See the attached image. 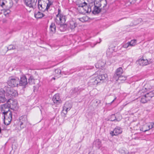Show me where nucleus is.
Wrapping results in <instances>:
<instances>
[{
    "label": "nucleus",
    "mask_w": 154,
    "mask_h": 154,
    "mask_svg": "<svg viewBox=\"0 0 154 154\" xmlns=\"http://www.w3.org/2000/svg\"><path fill=\"white\" fill-rule=\"evenodd\" d=\"M10 106L9 105L8 106V105L5 104L3 107L4 111L3 112V116H4V122L6 125H9L12 119V113L9 109Z\"/></svg>",
    "instance_id": "f257e3e1"
},
{
    "label": "nucleus",
    "mask_w": 154,
    "mask_h": 154,
    "mask_svg": "<svg viewBox=\"0 0 154 154\" xmlns=\"http://www.w3.org/2000/svg\"><path fill=\"white\" fill-rule=\"evenodd\" d=\"M102 5H103V9H104L107 5L106 0H94V6L93 7L92 13L95 14L99 13L101 9L100 7Z\"/></svg>",
    "instance_id": "f03ea898"
},
{
    "label": "nucleus",
    "mask_w": 154,
    "mask_h": 154,
    "mask_svg": "<svg viewBox=\"0 0 154 154\" xmlns=\"http://www.w3.org/2000/svg\"><path fill=\"white\" fill-rule=\"evenodd\" d=\"M86 0H77V5L81 10L80 12L83 14L88 13L91 11V8L87 6Z\"/></svg>",
    "instance_id": "7ed1b4c3"
},
{
    "label": "nucleus",
    "mask_w": 154,
    "mask_h": 154,
    "mask_svg": "<svg viewBox=\"0 0 154 154\" xmlns=\"http://www.w3.org/2000/svg\"><path fill=\"white\" fill-rule=\"evenodd\" d=\"M107 77L106 74L100 75L95 77H92L88 82V84L91 86L97 85L101 82H103Z\"/></svg>",
    "instance_id": "20e7f679"
},
{
    "label": "nucleus",
    "mask_w": 154,
    "mask_h": 154,
    "mask_svg": "<svg viewBox=\"0 0 154 154\" xmlns=\"http://www.w3.org/2000/svg\"><path fill=\"white\" fill-rule=\"evenodd\" d=\"M19 79L15 77L10 76L8 79L7 83L8 85L14 87L18 85Z\"/></svg>",
    "instance_id": "39448f33"
},
{
    "label": "nucleus",
    "mask_w": 154,
    "mask_h": 154,
    "mask_svg": "<svg viewBox=\"0 0 154 154\" xmlns=\"http://www.w3.org/2000/svg\"><path fill=\"white\" fill-rule=\"evenodd\" d=\"M66 16L63 15H59V14H57L55 21L58 24L63 25L66 22Z\"/></svg>",
    "instance_id": "423d86ee"
},
{
    "label": "nucleus",
    "mask_w": 154,
    "mask_h": 154,
    "mask_svg": "<svg viewBox=\"0 0 154 154\" xmlns=\"http://www.w3.org/2000/svg\"><path fill=\"white\" fill-rule=\"evenodd\" d=\"M154 127V122H149L145 124L140 128V130L145 132Z\"/></svg>",
    "instance_id": "0eeeda50"
},
{
    "label": "nucleus",
    "mask_w": 154,
    "mask_h": 154,
    "mask_svg": "<svg viewBox=\"0 0 154 154\" xmlns=\"http://www.w3.org/2000/svg\"><path fill=\"white\" fill-rule=\"evenodd\" d=\"M19 124L20 128H23L26 127L28 123V119L26 116H21L19 118Z\"/></svg>",
    "instance_id": "6e6552de"
},
{
    "label": "nucleus",
    "mask_w": 154,
    "mask_h": 154,
    "mask_svg": "<svg viewBox=\"0 0 154 154\" xmlns=\"http://www.w3.org/2000/svg\"><path fill=\"white\" fill-rule=\"evenodd\" d=\"M5 88L6 89V91L10 96L16 97L18 95L17 91L14 90L13 88L8 87H5Z\"/></svg>",
    "instance_id": "1a4fd4ad"
},
{
    "label": "nucleus",
    "mask_w": 154,
    "mask_h": 154,
    "mask_svg": "<svg viewBox=\"0 0 154 154\" xmlns=\"http://www.w3.org/2000/svg\"><path fill=\"white\" fill-rule=\"evenodd\" d=\"M78 23L76 20H72L69 21L67 24V26L69 29L73 31L77 27Z\"/></svg>",
    "instance_id": "9d476101"
},
{
    "label": "nucleus",
    "mask_w": 154,
    "mask_h": 154,
    "mask_svg": "<svg viewBox=\"0 0 154 154\" xmlns=\"http://www.w3.org/2000/svg\"><path fill=\"white\" fill-rule=\"evenodd\" d=\"M72 107V104L68 102H66L63 107L62 110L63 113L66 115L67 112Z\"/></svg>",
    "instance_id": "9b49d317"
},
{
    "label": "nucleus",
    "mask_w": 154,
    "mask_h": 154,
    "mask_svg": "<svg viewBox=\"0 0 154 154\" xmlns=\"http://www.w3.org/2000/svg\"><path fill=\"white\" fill-rule=\"evenodd\" d=\"M122 132V129L119 127H116L113 131L110 132V134L113 136H117L121 134Z\"/></svg>",
    "instance_id": "f8f14e48"
},
{
    "label": "nucleus",
    "mask_w": 154,
    "mask_h": 154,
    "mask_svg": "<svg viewBox=\"0 0 154 154\" xmlns=\"http://www.w3.org/2000/svg\"><path fill=\"white\" fill-rule=\"evenodd\" d=\"M5 91L3 88L0 89V103H4L6 100L5 96Z\"/></svg>",
    "instance_id": "ddd939ff"
},
{
    "label": "nucleus",
    "mask_w": 154,
    "mask_h": 154,
    "mask_svg": "<svg viewBox=\"0 0 154 154\" xmlns=\"http://www.w3.org/2000/svg\"><path fill=\"white\" fill-rule=\"evenodd\" d=\"M52 100L54 103L57 104L62 103V100L60 98L59 94H55L53 97Z\"/></svg>",
    "instance_id": "4468645a"
},
{
    "label": "nucleus",
    "mask_w": 154,
    "mask_h": 154,
    "mask_svg": "<svg viewBox=\"0 0 154 154\" xmlns=\"http://www.w3.org/2000/svg\"><path fill=\"white\" fill-rule=\"evenodd\" d=\"M46 5L47 3L45 2H43L40 3V2L38 1V8L39 10L42 11H44L46 10H47L46 7Z\"/></svg>",
    "instance_id": "2eb2a0df"
},
{
    "label": "nucleus",
    "mask_w": 154,
    "mask_h": 154,
    "mask_svg": "<svg viewBox=\"0 0 154 154\" xmlns=\"http://www.w3.org/2000/svg\"><path fill=\"white\" fill-rule=\"evenodd\" d=\"M27 80L26 77L25 76H23L20 78V81H19V85L20 86H25L27 84Z\"/></svg>",
    "instance_id": "dca6fc26"
},
{
    "label": "nucleus",
    "mask_w": 154,
    "mask_h": 154,
    "mask_svg": "<svg viewBox=\"0 0 154 154\" xmlns=\"http://www.w3.org/2000/svg\"><path fill=\"white\" fill-rule=\"evenodd\" d=\"M152 88V87L149 84H146L143 86V89L140 90L139 93L143 92L148 91Z\"/></svg>",
    "instance_id": "f3484780"
},
{
    "label": "nucleus",
    "mask_w": 154,
    "mask_h": 154,
    "mask_svg": "<svg viewBox=\"0 0 154 154\" xmlns=\"http://www.w3.org/2000/svg\"><path fill=\"white\" fill-rule=\"evenodd\" d=\"M138 63L141 66H146L148 64V60H144L142 58L138 60Z\"/></svg>",
    "instance_id": "a211bd4d"
},
{
    "label": "nucleus",
    "mask_w": 154,
    "mask_h": 154,
    "mask_svg": "<svg viewBox=\"0 0 154 154\" xmlns=\"http://www.w3.org/2000/svg\"><path fill=\"white\" fill-rule=\"evenodd\" d=\"M123 72V70L122 67H119L118 68L114 74V76H117L118 77L121 76Z\"/></svg>",
    "instance_id": "6ab92c4d"
},
{
    "label": "nucleus",
    "mask_w": 154,
    "mask_h": 154,
    "mask_svg": "<svg viewBox=\"0 0 154 154\" xmlns=\"http://www.w3.org/2000/svg\"><path fill=\"white\" fill-rule=\"evenodd\" d=\"M105 62L101 60H99L95 64V67L97 68H100L105 66Z\"/></svg>",
    "instance_id": "aec40b11"
},
{
    "label": "nucleus",
    "mask_w": 154,
    "mask_h": 154,
    "mask_svg": "<svg viewBox=\"0 0 154 154\" xmlns=\"http://www.w3.org/2000/svg\"><path fill=\"white\" fill-rule=\"evenodd\" d=\"M94 145L97 148L99 149L102 146L101 141L99 139H96L94 141Z\"/></svg>",
    "instance_id": "412c9836"
},
{
    "label": "nucleus",
    "mask_w": 154,
    "mask_h": 154,
    "mask_svg": "<svg viewBox=\"0 0 154 154\" xmlns=\"http://www.w3.org/2000/svg\"><path fill=\"white\" fill-rule=\"evenodd\" d=\"M50 31L52 33H54L56 31V26L54 23H52L50 26Z\"/></svg>",
    "instance_id": "4be33fe9"
},
{
    "label": "nucleus",
    "mask_w": 154,
    "mask_h": 154,
    "mask_svg": "<svg viewBox=\"0 0 154 154\" xmlns=\"http://www.w3.org/2000/svg\"><path fill=\"white\" fill-rule=\"evenodd\" d=\"M147 100H149L151 98L154 96V91H152L147 93L146 94Z\"/></svg>",
    "instance_id": "5701e85b"
},
{
    "label": "nucleus",
    "mask_w": 154,
    "mask_h": 154,
    "mask_svg": "<svg viewBox=\"0 0 154 154\" xmlns=\"http://www.w3.org/2000/svg\"><path fill=\"white\" fill-rule=\"evenodd\" d=\"M6 7L7 8H11L13 5V2L12 0H8V1H6Z\"/></svg>",
    "instance_id": "b1692460"
},
{
    "label": "nucleus",
    "mask_w": 154,
    "mask_h": 154,
    "mask_svg": "<svg viewBox=\"0 0 154 154\" xmlns=\"http://www.w3.org/2000/svg\"><path fill=\"white\" fill-rule=\"evenodd\" d=\"M34 15L36 18H41L43 17V14L39 11H38L37 13H35Z\"/></svg>",
    "instance_id": "393cba45"
},
{
    "label": "nucleus",
    "mask_w": 154,
    "mask_h": 154,
    "mask_svg": "<svg viewBox=\"0 0 154 154\" xmlns=\"http://www.w3.org/2000/svg\"><path fill=\"white\" fill-rule=\"evenodd\" d=\"M147 98L146 95L145 94L141 97L140 102L143 103H145L149 100H147Z\"/></svg>",
    "instance_id": "a878e982"
},
{
    "label": "nucleus",
    "mask_w": 154,
    "mask_h": 154,
    "mask_svg": "<svg viewBox=\"0 0 154 154\" xmlns=\"http://www.w3.org/2000/svg\"><path fill=\"white\" fill-rule=\"evenodd\" d=\"M113 51V50L112 48H109L108 49L106 52V54L107 56L109 57H112V52Z\"/></svg>",
    "instance_id": "bb28decb"
},
{
    "label": "nucleus",
    "mask_w": 154,
    "mask_h": 154,
    "mask_svg": "<svg viewBox=\"0 0 154 154\" xmlns=\"http://www.w3.org/2000/svg\"><path fill=\"white\" fill-rule=\"evenodd\" d=\"M61 71L60 69H57L55 70V74L54 75L56 76L59 77L60 75Z\"/></svg>",
    "instance_id": "cd10ccee"
},
{
    "label": "nucleus",
    "mask_w": 154,
    "mask_h": 154,
    "mask_svg": "<svg viewBox=\"0 0 154 154\" xmlns=\"http://www.w3.org/2000/svg\"><path fill=\"white\" fill-rule=\"evenodd\" d=\"M130 45L131 46H134L136 43V40L135 39L131 40V42H128Z\"/></svg>",
    "instance_id": "c85d7f7f"
},
{
    "label": "nucleus",
    "mask_w": 154,
    "mask_h": 154,
    "mask_svg": "<svg viewBox=\"0 0 154 154\" xmlns=\"http://www.w3.org/2000/svg\"><path fill=\"white\" fill-rule=\"evenodd\" d=\"M87 2V3H88L87 5H89V6H88L89 7H90V8H91V6H92L91 4H92L94 2V0H86V2Z\"/></svg>",
    "instance_id": "c756f323"
},
{
    "label": "nucleus",
    "mask_w": 154,
    "mask_h": 154,
    "mask_svg": "<svg viewBox=\"0 0 154 154\" xmlns=\"http://www.w3.org/2000/svg\"><path fill=\"white\" fill-rule=\"evenodd\" d=\"M48 3H47V5H46V8L47 9V10L52 5H53V2L51 1H48Z\"/></svg>",
    "instance_id": "7c9ffc66"
},
{
    "label": "nucleus",
    "mask_w": 154,
    "mask_h": 154,
    "mask_svg": "<svg viewBox=\"0 0 154 154\" xmlns=\"http://www.w3.org/2000/svg\"><path fill=\"white\" fill-rule=\"evenodd\" d=\"M7 49L8 50H13L15 49V47L13 45H9L8 47H7Z\"/></svg>",
    "instance_id": "2f4dec72"
},
{
    "label": "nucleus",
    "mask_w": 154,
    "mask_h": 154,
    "mask_svg": "<svg viewBox=\"0 0 154 154\" xmlns=\"http://www.w3.org/2000/svg\"><path fill=\"white\" fill-rule=\"evenodd\" d=\"M126 79V77L125 76H120L118 77V79L120 80H125Z\"/></svg>",
    "instance_id": "473e14b6"
},
{
    "label": "nucleus",
    "mask_w": 154,
    "mask_h": 154,
    "mask_svg": "<svg viewBox=\"0 0 154 154\" xmlns=\"http://www.w3.org/2000/svg\"><path fill=\"white\" fill-rule=\"evenodd\" d=\"M79 88H74L73 91L74 92L76 93L77 94L80 93V91H79Z\"/></svg>",
    "instance_id": "72a5a7b5"
},
{
    "label": "nucleus",
    "mask_w": 154,
    "mask_h": 154,
    "mask_svg": "<svg viewBox=\"0 0 154 154\" xmlns=\"http://www.w3.org/2000/svg\"><path fill=\"white\" fill-rule=\"evenodd\" d=\"M78 19L79 20L82 22H84L86 21L85 19V17H83L82 18H78Z\"/></svg>",
    "instance_id": "f704fd0d"
},
{
    "label": "nucleus",
    "mask_w": 154,
    "mask_h": 154,
    "mask_svg": "<svg viewBox=\"0 0 154 154\" xmlns=\"http://www.w3.org/2000/svg\"><path fill=\"white\" fill-rule=\"evenodd\" d=\"M130 46V44H129L128 42L127 43L124 44L123 46V47L124 48H127Z\"/></svg>",
    "instance_id": "c9c22d12"
},
{
    "label": "nucleus",
    "mask_w": 154,
    "mask_h": 154,
    "mask_svg": "<svg viewBox=\"0 0 154 154\" xmlns=\"http://www.w3.org/2000/svg\"><path fill=\"white\" fill-rule=\"evenodd\" d=\"M23 1L24 2L26 6H29V4H28L29 2V0H23Z\"/></svg>",
    "instance_id": "e433bc0d"
},
{
    "label": "nucleus",
    "mask_w": 154,
    "mask_h": 154,
    "mask_svg": "<svg viewBox=\"0 0 154 154\" xmlns=\"http://www.w3.org/2000/svg\"><path fill=\"white\" fill-rule=\"evenodd\" d=\"M61 12V11L60 9H58V14H59V15H62V14H60Z\"/></svg>",
    "instance_id": "4c0bfd02"
},
{
    "label": "nucleus",
    "mask_w": 154,
    "mask_h": 154,
    "mask_svg": "<svg viewBox=\"0 0 154 154\" xmlns=\"http://www.w3.org/2000/svg\"><path fill=\"white\" fill-rule=\"evenodd\" d=\"M84 88H79V91H80V93L83 90H84Z\"/></svg>",
    "instance_id": "58836bf2"
},
{
    "label": "nucleus",
    "mask_w": 154,
    "mask_h": 154,
    "mask_svg": "<svg viewBox=\"0 0 154 154\" xmlns=\"http://www.w3.org/2000/svg\"><path fill=\"white\" fill-rule=\"evenodd\" d=\"M96 103H101V101L100 100H98L96 101Z\"/></svg>",
    "instance_id": "ea45409f"
},
{
    "label": "nucleus",
    "mask_w": 154,
    "mask_h": 154,
    "mask_svg": "<svg viewBox=\"0 0 154 154\" xmlns=\"http://www.w3.org/2000/svg\"><path fill=\"white\" fill-rule=\"evenodd\" d=\"M116 99V97H115V99L112 101V102L111 103H112Z\"/></svg>",
    "instance_id": "a19ab883"
},
{
    "label": "nucleus",
    "mask_w": 154,
    "mask_h": 154,
    "mask_svg": "<svg viewBox=\"0 0 154 154\" xmlns=\"http://www.w3.org/2000/svg\"><path fill=\"white\" fill-rule=\"evenodd\" d=\"M33 88H34V90H33V91H35V88H36V87H35L34 86L33 87Z\"/></svg>",
    "instance_id": "79ce46f5"
},
{
    "label": "nucleus",
    "mask_w": 154,
    "mask_h": 154,
    "mask_svg": "<svg viewBox=\"0 0 154 154\" xmlns=\"http://www.w3.org/2000/svg\"><path fill=\"white\" fill-rule=\"evenodd\" d=\"M4 129L5 130H9V129H7V128H4Z\"/></svg>",
    "instance_id": "37998d69"
},
{
    "label": "nucleus",
    "mask_w": 154,
    "mask_h": 154,
    "mask_svg": "<svg viewBox=\"0 0 154 154\" xmlns=\"http://www.w3.org/2000/svg\"><path fill=\"white\" fill-rule=\"evenodd\" d=\"M31 79V80H32V77L31 78V77L30 76V77H29V81L30 80V79ZM30 83H29V84H30Z\"/></svg>",
    "instance_id": "c03bdc74"
},
{
    "label": "nucleus",
    "mask_w": 154,
    "mask_h": 154,
    "mask_svg": "<svg viewBox=\"0 0 154 154\" xmlns=\"http://www.w3.org/2000/svg\"><path fill=\"white\" fill-rule=\"evenodd\" d=\"M112 117H115V115H112Z\"/></svg>",
    "instance_id": "a18cd8bd"
},
{
    "label": "nucleus",
    "mask_w": 154,
    "mask_h": 154,
    "mask_svg": "<svg viewBox=\"0 0 154 154\" xmlns=\"http://www.w3.org/2000/svg\"><path fill=\"white\" fill-rule=\"evenodd\" d=\"M52 79H53L54 80H55V77H53Z\"/></svg>",
    "instance_id": "49530a36"
},
{
    "label": "nucleus",
    "mask_w": 154,
    "mask_h": 154,
    "mask_svg": "<svg viewBox=\"0 0 154 154\" xmlns=\"http://www.w3.org/2000/svg\"><path fill=\"white\" fill-rule=\"evenodd\" d=\"M99 40H100V42H98V43H100L101 41V40L100 38Z\"/></svg>",
    "instance_id": "de8ad7c7"
},
{
    "label": "nucleus",
    "mask_w": 154,
    "mask_h": 154,
    "mask_svg": "<svg viewBox=\"0 0 154 154\" xmlns=\"http://www.w3.org/2000/svg\"><path fill=\"white\" fill-rule=\"evenodd\" d=\"M16 1V2L17 3V2L18 1V0H15Z\"/></svg>",
    "instance_id": "09e8293b"
},
{
    "label": "nucleus",
    "mask_w": 154,
    "mask_h": 154,
    "mask_svg": "<svg viewBox=\"0 0 154 154\" xmlns=\"http://www.w3.org/2000/svg\"><path fill=\"white\" fill-rule=\"evenodd\" d=\"M115 120V119H113V120H111L112 121H114V120Z\"/></svg>",
    "instance_id": "8fccbe9b"
},
{
    "label": "nucleus",
    "mask_w": 154,
    "mask_h": 154,
    "mask_svg": "<svg viewBox=\"0 0 154 154\" xmlns=\"http://www.w3.org/2000/svg\"><path fill=\"white\" fill-rule=\"evenodd\" d=\"M122 18L121 19H120L119 20H122V19H123L124 18Z\"/></svg>",
    "instance_id": "3c124183"
},
{
    "label": "nucleus",
    "mask_w": 154,
    "mask_h": 154,
    "mask_svg": "<svg viewBox=\"0 0 154 154\" xmlns=\"http://www.w3.org/2000/svg\"><path fill=\"white\" fill-rule=\"evenodd\" d=\"M97 43H96V44H95L93 46V47H94V46H95V45Z\"/></svg>",
    "instance_id": "603ef678"
}]
</instances>
